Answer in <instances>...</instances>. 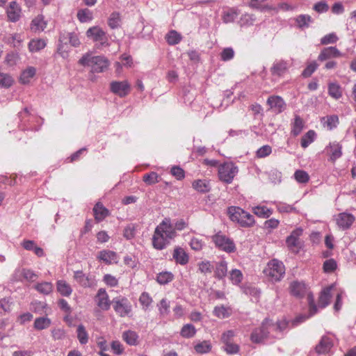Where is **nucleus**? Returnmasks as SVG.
<instances>
[{
    "mask_svg": "<svg viewBox=\"0 0 356 356\" xmlns=\"http://www.w3.org/2000/svg\"><path fill=\"white\" fill-rule=\"evenodd\" d=\"M176 236L170 218H165L155 228L152 236L153 247L159 250H163Z\"/></svg>",
    "mask_w": 356,
    "mask_h": 356,
    "instance_id": "1",
    "label": "nucleus"
},
{
    "mask_svg": "<svg viewBox=\"0 0 356 356\" xmlns=\"http://www.w3.org/2000/svg\"><path fill=\"white\" fill-rule=\"evenodd\" d=\"M79 63L83 67H90L94 73L104 72L109 66L108 60L102 56H92L88 52L79 59Z\"/></svg>",
    "mask_w": 356,
    "mask_h": 356,
    "instance_id": "2",
    "label": "nucleus"
},
{
    "mask_svg": "<svg viewBox=\"0 0 356 356\" xmlns=\"http://www.w3.org/2000/svg\"><path fill=\"white\" fill-rule=\"evenodd\" d=\"M227 214L232 222H237L241 227L249 228L255 225L254 216L239 207H228Z\"/></svg>",
    "mask_w": 356,
    "mask_h": 356,
    "instance_id": "3",
    "label": "nucleus"
},
{
    "mask_svg": "<svg viewBox=\"0 0 356 356\" xmlns=\"http://www.w3.org/2000/svg\"><path fill=\"white\" fill-rule=\"evenodd\" d=\"M68 44L77 47L81 44L78 35L74 32H61L59 35L57 53L64 59L69 56Z\"/></svg>",
    "mask_w": 356,
    "mask_h": 356,
    "instance_id": "4",
    "label": "nucleus"
},
{
    "mask_svg": "<svg viewBox=\"0 0 356 356\" xmlns=\"http://www.w3.org/2000/svg\"><path fill=\"white\" fill-rule=\"evenodd\" d=\"M87 38L97 43V48L106 47L110 45L106 33L99 26L89 28L86 33Z\"/></svg>",
    "mask_w": 356,
    "mask_h": 356,
    "instance_id": "5",
    "label": "nucleus"
},
{
    "mask_svg": "<svg viewBox=\"0 0 356 356\" xmlns=\"http://www.w3.org/2000/svg\"><path fill=\"white\" fill-rule=\"evenodd\" d=\"M264 273L270 278L273 282H278L285 274V268L282 262L277 259L270 261Z\"/></svg>",
    "mask_w": 356,
    "mask_h": 356,
    "instance_id": "6",
    "label": "nucleus"
},
{
    "mask_svg": "<svg viewBox=\"0 0 356 356\" xmlns=\"http://www.w3.org/2000/svg\"><path fill=\"white\" fill-rule=\"evenodd\" d=\"M211 241L217 248L227 253H232L236 250L234 241L221 232L212 236Z\"/></svg>",
    "mask_w": 356,
    "mask_h": 356,
    "instance_id": "7",
    "label": "nucleus"
},
{
    "mask_svg": "<svg viewBox=\"0 0 356 356\" xmlns=\"http://www.w3.org/2000/svg\"><path fill=\"white\" fill-rule=\"evenodd\" d=\"M238 172V167L233 162H225L218 167L219 179L225 184H231Z\"/></svg>",
    "mask_w": 356,
    "mask_h": 356,
    "instance_id": "8",
    "label": "nucleus"
},
{
    "mask_svg": "<svg viewBox=\"0 0 356 356\" xmlns=\"http://www.w3.org/2000/svg\"><path fill=\"white\" fill-rule=\"evenodd\" d=\"M303 233L301 227H298L292 231L291 234L286 237V244L289 249L293 252L298 253L302 248V242L300 237Z\"/></svg>",
    "mask_w": 356,
    "mask_h": 356,
    "instance_id": "9",
    "label": "nucleus"
},
{
    "mask_svg": "<svg viewBox=\"0 0 356 356\" xmlns=\"http://www.w3.org/2000/svg\"><path fill=\"white\" fill-rule=\"evenodd\" d=\"M113 309L120 317L129 316L132 311V306L126 298H115L112 301Z\"/></svg>",
    "mask_w": 356,
    "mask_h": 356,
    "instance_id": "10",
    "label": "nucleus"
},
{
    "mask_svg": "<svg viewBox=\"0 0 356 356\" xmlns=\"http://www.w3.org/2000/svg\"><path fill=\"white\" fill-rule=\"evenodd\" d=\"M269 319L266 318L259 328L255 329L251 334V340L254 343H260L268 335L272 337V332L269 330Z\"/></svg>",
    "mask_w": 356,
    "mask_h": 356,
    "instance_id": "11",
    "label": "nucleus"
},
{
    "mask_svg": "<svg viewBox=\"0 0 356 356\" xmlns=\"http://www.w3.org/2000/svg\"><path fill=\"white\" fill-rule=\"evenodd\" d=\"M291 63L289 60L283 59H276L272 64L270 71L273 76L282 77L289 71Z\"/></svg>",
    "mask_w": 356,
    "mask_h": 356,
    "instance_id": "12",
    "label": "nucleus"
},
{
    "mask_svg": "<svg viewBox=\"0 0 356 356\" xmlns=\"http://www.w3.org/2000/svg\"><path fill=\"white\" fill-rule=\"evenodd\" d=\"M131 85L128 81H114L110 83V90L120 97H126L130 92Z\"/></svg>",
    "mask_w": 356,
    "mask_h": 356,
    "instance_id": "13",
    "label": "nucleus"
},
{
    "mask_svg": "<svg viewBox=\"0 0 356 356\" xmlns=\"http://www.w3.org/2000/svg\"><path fill=\"white\" fill-rule=\"evenodd\" d=\"M74 280L84 288H92L97 284L94 276L86 275L82 270H76L74 273Z\"/></svg>",
    "mask_w": 356,
    "mask_h": 356,
    "instance_id": "14",
    "label": "nucleus"
},
{
    "mask_svg": "<svg viewBox=\"0 0 356 356\" xmlns=\"http://www.w3.org/2000/svg\"><path fill=\"white\" fill-rule=\"evenodd\" d=\"M355 220V217L349 213L343 212L336 216V222L338 227L346 230L349 229Z\"/></svg>",
    "mask_w": 356,
    "mask_h": 356,
    "instance_id": "15",
    "label": "nucleus"
},
{
    "mask_svg": "<svg viewBox=\"0 0 356 356\" xmlns=\"http://www.w3.org/2000/svg\"><path fill=\"white\" fill-rule=\"evenodd\" d=\"M325 151L332 162L336 161L342 156V145L338 142L330 143Z\"/></svg>",
    "mask_w": 356,
    "mask_h": 356,
    "instance_id": "16",
    "label": "nucleus"
},
{
    "mask_svg": "<svg viewBox=\"0 0 356 356\" xmlns=\"http://www.w3.org/2000/svg\"><path fill=\"white\" fill-rule=\"evenodd\" d=\"M95 302L102 310L107 311L110 309L111 302L108 295L104 289L101 288L98 290L95 296Z\"/></svg>",
    "mask_w": 356,
    "mask_h": 356,
    "instance_id": "17",
    "label": "nucleus"
},
{
    "mask_svg": "<svg viewBox=\"0 0 356 356\" xmlns=\"http://www.w3.org/2000/svg\"><path fill=\"white\" fill-rule=\"evenodd\" d=\"M267 104L275 113H280L286 109V105L280 96H270L268 98Z\"/></svg>",
    "mask_w": 356,
    "mask_h": 356,
    "instance_id": "18",
    "label": "nucleus"
},
{
    "mask_svg": "<svg viewBox=\"0 0 356 356\" xmlns=\"http://www.w3.org/2000/svg\"><path fill=\"white\" fill-rule=\"evenodd\" d=\"M341 56V53L336 47H328L321 51L318 56V60L323 62L333 58H339Z\"/></svg>",
    "mask_w": 356,
    "mask_h": 356,
    "instance_id": "19",
    "label": "nucleus"
},
{
    "mask_svg": "<svg viewBox=\"0 0 356 356\" xmlns=\"http://www.w3.org/2000/svg\"><path fill=\"white\" fill-rule=\"evenodd\" d=\"M118 254L115 252L109 250H103L98 252L97 259L105 263L106 264H111L112 263H118Z\"/></svg>",
    "mask_w": 356,
    "mask_h": 356,
    "instance_id": "20",
    "label": "nucleus"
},
{
    "mask_svg": "<svg viewBox=\"0 0 356 356\" xmlns=\"http://www.w3.org/2000/svg\"><path fill=\"white\" fill-rule=\"evenodd\" d=\"M332 346L333 343L332 339L327 336H324L316 345V352L318 355H325L330 351Z\"/></svg>",
    "mask_w": 356,
    "mask_h": 356,
    "instance_id": "21",
    "label": "nucleus"
},
{
    "mask_svg": "<svg viewBox=\"0 0 356 356\" xmlns=\"http://www.w3.org/2000/svg\"><path fill=\"white\" fill-rule=\"evenodd\" d=\"M308 300L309 303V315H300L297 316L293 321L292 324L293 325H297L298 324L302 323L306 319L309 318V317L312 316L317 312V307L316 305L314 302L313 300V296L312 295L308 296Z\"/></svg>",
    "mask_w": 356,
    "mask_h": 356,
    "instance_id": "22",
    "label": "nucleus"
},
{
    "mask_svg": "<svg viewBox=\"0 0 356 356\" xmlns=\"http://www.w3.org/2000/svg\"><path fill=\"white\" fill-rule=\"evenodd\" d=\"M269 330L272 332V337L277 338L282 332L288 326V322L286 320L277 321L276 323L269 320Z\"/></svg>",
    "mask_w": 356,
    "mask_h": 356,
    "instance_id": "23",
    "label": "nucleus"
},
{
    "mask_svg": "<svg viewBox=\"0 0 356 356\" xmlns=\"http://www.w3.org/2000/svg\"><path fill=\"white\" fill-rule=\"evenodd\" d=\"M307 287L304 282L295 281L290 285L291 294L297 298H302L306 293Z\"/></svg>",
    "mask_w": 356,
    "mask_h": 356,
    "instance_id": "24",
    "label": "nucleus"
},
{
    "mask_svg": "<svg viewBox=\"0 0 356 356\" xmlns=\"http://www.w3.org/2000/svg\"><path fill=\"white\" fill-rule=\"evenodd\" d=\"M6 13L9 20L15 22L20 17L21 9L16 2L12 1L8 7Z\"/></svg>",
    "mask_w": 356,
    "mask_h": 356,
    "instance_id": "25",
    "label": "nucleus"
},
{
    "mask_svg": "<svg viewBox=\"0 0 356 356\" xmlns=\"http://www.w3.org/2000/svg\"><path fill=\"white\" fill-rule=\"evenodd\" d=\"M95 219L97 222L102 221L109 215L108 210L101 202H97L93 208Z\"/></svg>",
    "mask_w": 356,
    "mask_h": 356,
    "instance_id": "26",
    "label": "nucleus"
},
{
    "mask_svg": "<svg viewBox=\"0 0 356 356\" xmlns=\"http://www.w3.org/2000/svg\"><path fill=\"white\" fill-rule=\"evenodd\" d=\"M172 257L177 263L181 265H185L188 262L189 257L185 250L180 247L175 248Z\"/></svg>",
    "mask_w": 356,
    "mask_h": 356,
    "instance_id": "27",
    "label": "nucleus"
},
{
    "mask_svg": "<svg viewBox=\"0 0 356 356\" xmlns=\"http://www.w3.org/2000/svg\"><path fill=\"white\" fill-rule=\"evenodd\" d=\"M193 188L197 192L206 193L210 191L211 185L207 179H197L192 183Z\"/></svg>",
    "mask_w": 356,
    "mask_h": 356,
    "instance_id": "28",
    "label": "nucleus"
},
{
    "mask_svg": "<svg viewBox=\"0 0 356 356\" xmlns=\"http://www.w3.org/2000/svg\"><path fill=\"white\" fill-rule=\"evenodd\" d=\"M252 211L254 215L261 218H268L273 213V210L266 206H254L252 208Z\"/></svg>",
    "mask_w": 356,
    "mask_h": 356,
    "instance_id": "29",
    "label": "nucleus"
},
{
    "mask_svg": "<svg viewBox=\"0 0 356 356\" xmlns=\"http://www.w3.org/2000/svg\"><path fill=\"white\" fill-rule=\"evenodd\" d=\"M333 286H330L324 289L319 296L318 305L321 307L324 308L330 304V300L332 296L331 291Z\"/></svg>",
    "mask_w": 356,
    "mask_h": 356,
    "instance_id": "30",
    "label": "nucleus"
},
{
    "mask_svg": "<svg viewBox=\"0 0 356 356\" xmlns=\"http://www.w3.org/2000/svg\"><path fill=\"white\" fill-rule=\"evenodd\" d=\"M46 26L47 22L44 21L42 15H38L32 20L31 24V29L34 32L43 31Z\"/></svg>",
    "mask_w": 356,
    "mask_h": 356,
    "instance_id": "31",
    "label": "nucleus"
},
{
    "mask_svg": "<svg viewBox=\"0 0 356 356\" xmlns=\"http://www.w3.org/2000/svg\"><path fill=\"white\" fill-rule=\"evenodd\" d=\"M56 289L58 292L63 296L68 297L72 293V289L70 285L63 280L57 281Z\"/></svg>",
    "mask_w": 356,
    "mask_h": 356,
    "instance_id": "32",
    "label": "nucleus"
},
{
    "mask_svg": "<svg viewBox=\"0 0 356 356\" xmlns=\"http://www.w3.org/2000/svg\"><path fill=\"white\" fill-rule=\"evenodd\" d=\"M47 45L46 40L41 38L32 39L29 42V50L32 52H38L43 49Z\"/></svg>",
    "mask_w": 356,
    "mask_h": 356,
    "instance_id": "33",
    "label": "nucleus"
},
{
    "mask_svg": "<svg viewBox=\"0 0 356 356\" xmlns=\"http://www.w3.org/2000/svg\"><path fill=\"white\" fill-rule=\"evenodd\" d=\"M36 69L34 67L29 66L22 71L20 76L19 81L23 84H27L30 82L31 79L35 75Z\"/></svg>",
    "mask_w": 356,
    "mask_h": 356,
    "instance_id": "34",
    "label": "nucleus"
},
{
    "mask_svg": "<svg viewBox=\"0 0 356 356\" xmlns=\"http://www.w3.org/2000/svg\"><path fill=\"white\" fill-rule=\"evenodd\" d=\"M227 274V263L225 260H221L216 264L215 269L216 277L221 280L224 278Z\"/></svg>",
    "mask_w": 356,
    "mask_h": 356,
    "instance_id": "35",
    "label": "nucleus"
},
{
    "mask_svg": "<svg viewBox=\"0 0 356 356\" xmlns=\"http://www.w3.org/2000/svg\"><path fill=\"white\" fill-rule=\"evenodd\" d=\"M328 94L334 99H339L342 96V90L339 84L336 82L328 84Z\"/></svg>",
    "mask_w": 356,
    "mask_h": 356,
    "instance_id": "36",
    "label": "nucleus"
},
{
    "mask_svg": "<svg viewBox=\"0 0 356 356\" xmlns=\"http://www.w3.org/2000/svg\"><path fill=\"white\" fill-rule=\"evenodd\" d=\"M123 340L130 346H136L138 344V335L132 330H127L122 334Z\"/></svg>",
    "mask_w": 356,
    "mask_h": 356,
    "instance_id": "37",
    "label": "nucleus"
},
{
    "mask_svg": "<svg viewBox=\"0 0 356 356\" xmlns=\"http://www.w3.org/2000/svg\"><path fill=\"white\" fill-rule=\"evenodd\" d=\"M34 289L41 294L49 295L53 291V284L49 282H42L36 284Z\"/></svg>",
    "mask_w": 356,
    "mask_h": 356,
    "instance_id": "38",
    "label": "nucleus"
},
{
    "mask_svg": "<svg viewBox=\"0 0 356 356\" xmlns=\"http://www.w3.org/2000/svg\"><path fill=\"white\" fill-rule=\"evenodd\" d=\"M197 332V330L193 324L187 323L183 325L180 330V335L186 339L193 337Z\"/></svg>",
    "mask_w": 356,
    "mask_h": 356,
    "instance_id": "39",
    "label": "nucleus"
},
{
    "mask_svg": "<svg viewBox=\"0 0 356 356\" xmlns=\"http://www.w3.org/2000/svg\"><path fill=\"white\" fill-rule=\"evenodd\" d=\"M231 309L229 307H226L224 305L216 306L213 309V315L219 318H228L231 314Z\"/></svg>",
    "mask_w": 356,
    "mask_h": 356,
    "instance_id": "40",
    "label": "nucleus"
},
{
    "mask_svg": "<svg viewBox=\"0 0 356 356\" xmlns=\"http://www.w3.org/2000/svg\"><path fill=\"white\" fill-rule=\"evenodd\" d=\"M51 324V321L47 317L36 318L34 322V328L38 330H42L48 328Z\"/></svg>",
    "mask_w": 356,
    "mask_h": 356,
    "instance_id": "41",
    "label": "nucleus"
},
{
    "mask_svg": "<svg viewBox=\"0 0 356 356\" xmlns=\"http://www.w3.org/2000/svg\"><path fill=\"white\" fill-rule=\"evenodd\" d=\"M303 129V121L299 115H296L291 123V134L294 136L299 135Z\"/></svg>",
    "mask_w": 356,
    "mask_h": 356,
    "instance_id": "42",
    "label": "nucleus"
},
{
    "mask_svg": "<svg viewBox=\"0 0 356 356\" xmlns=\"http://www.w3.org/2000/svg\"><path fill=\"white\" fill-rule=\"evenodd\" d=\"M77 339L81 345H85L88 342V334L83 325L80 324L76 329Z\"/></svg>",
    "mask_w": 356,
    "mask_h": 356,
    "instance_id": "43",
    "label": "nucleus"
},
{
    "mask_svg": "<svg viewBox=\"0 0 356 356\" xmlns=\"http://www.w3.org/2000/svg\"><path fill=\"white\" fill-rule=\"evenodd\" d=\"M194 349L197 353L205 354L211 351V344L209 341L204 340L197 343L194 346Z\"/></svg>",
    "mask_w": 356,
    "mask_h": 356,
    "instance_id": "44",
    "label": "nucleus"
},
{
    "mask_svg": "<svg viewBox=\"0 0 356 356\" xmlns=\"http://www.w3.org/2000/svg\"><path fill=\"white\" fill-rule=\"evenodd\" d=\"M174 275L168 271L159 273L156 276V281L159 284L164 285L172 281Z\"/></svg>",
    "mask_w": 356,
    "mask_h": 356,
    "instance_id": "45",
    "label": "nucleus"
},
{
    "mask_svg": "<svg viewBox=\"0 0 356 356\" xmlns=\"http://www.w3.org/2000/svg\"><path fill=\"white\" fill-rule=\"evenodd\" d=\"M316 138V133L313 130L308 131L301 138L300 145L303 148L307 147Z\"/></svg>",
    "mask_w": 356,
    "mask_h": 356,
    "instance_id": "46",
    "label": "nucleus"
},
{
    "mask_svg": "<svg viewBox=\"0 0 356 356\" xmlns=\"http://www.w3.org/2000/svg\"><path fill=\"white\" fill-rule=\"evenodd\" d=\"M159 314L162 317H165L170 313V301L166 298H163L157 305Z\"/></svg>",
    "mask_w": 356,
    "mask_h": 356,
    "instance_id": "47",
    "label": "nucleus"
},
{
    "mask_svg": "<svg viewBox=\"0 0 356 356\" xmlns=\"http://www.w3.org/2000/svg\"><path fill=\"white\" fill-rule=\"evenodd\" d=\"M167 42L170 45H175L178 44L181 40V35L176 31H170L166 35Z\"/></svg>",
    "mask_w": 356,
    "mask_h": 356,
    "instance_id": "48",
    "label": "nucleus"
},
{
    "mask_svg": "<svg viewBox=\"0 0 356 356\" xmlns=\"http://www.w3.org/2000/svg\"><path fill=\"white\" fill-rule=\"evenodd\" d=\"M77 18L82 23L90 22L93 18L92 13L86 8L81 9L77 13Z\"/></svg>",
    "mask_w": 356,
    "mask_h": 356,
    "instance_id": "49",
    "label": "nucleus"
},
{
    "mask_svg": "<svg viewBox=\"0 0 356 356\" xmlns=\"http://www.w3.org/2000/svg\"><path fill=\"white\" fill-rule=\"evenodd\" d=\"M121 18L118 13H111L108 17V24L111 29H115L120 26Z\"/></svg>",
    "mask_w": 356,
    "mask_h": 356,
    "instance_id": "50",
    "label": "nucleus"
},
{
    "mask_svg": "<svg viewBox=\"0 0 356 356\" xmlns=\"http://www.w3.org/2000/svg\"><path fill=\"white\" fill-rule=\"evenodd\" d=\"M243 278L242 272L238 269H232L229 272V279L233 284H239Z\"/></svg>",
    "mask_w": 356,
    "mask_h": 356,
    "instance_id": "51",
    "label": "nucleus"
},
{
    "mask_svg": "<svg viewBox=\"0 0 356 356\" xmlns=\"http://www.w3.org/2000/svg\"><path fill=\"white\" fill-rule=\"evenodd\" d=\"M312 21V18L309 15H300L298 16L296 19V22L300 28L308 27Z\"/></svg>",
    "mask_w": 356,
    "mask_h": 356,
    "instance_id": "52",
    "label": "nucleus"
},
{
    "mask_svg": "<svg viewBox=\"0 0 356 356\" xmlns=\"http://www.w3.org/2000/svg\"><path fill=\"white\" fill-rule=\"evenodd\" d=\"M13 82V79L10 75L6 73H0V88H8Z\"/></svg>",
    "mask_w": 356,
    "mask_h": 356,
    "instance_id": "53",
    "label": "nucleus"
},
{
    "mask_svg": "<svg viewBox=\"0 0 356 356\" xmlns=\"http://www.w3.org/2000/svg\"><path fill=\"white\" fill-rule=\"evenodd\" d=\"M139 302L140 305L143 306V309L147 310L152 305L153 300L148 293L143 292L141 293L139 298Z\"/></svg>",
    "mask_w": 356,
    "mask_h": 356,
    "instance_id": "54",
    "label": "nucleus"
},
{
    "mask_svg": "<svg viewBox=\"0 0 356 356\" xmlns=\"http://www.w3.org/2000/svg\"><path fill=\"white\" fill-rule=\"evenodd\" d=\"M280 220L272 218L264 222L263 228L265 230H267L268 232H271L273 229H275L278 227L280 225Z\"/></svg>",
    "mask_w": 356,
    "mask_h": 356,
    "instance_id": "55",
    "label": "nucleus"
},
{
    "mask_svg": "<svg viewBox=\"0 0 356 356\" xmlns=\"http://www.w3.org/2000/svg\"><path fill=\"white\" fill-rule=\"evenodd\" d=\"M273 203L280 213H291L296 211V208L292 205L281 202H274Z\"/></svg>",
    "mask_w": 356,
    "mask_h": 356,
    "instance_id": "56",
    "label": "nucleus"
},
{
    "mask_svg": "<svg viewBox=\"0 0 356 356\" xmlns=\"http://www.w3.org/2000/svg\"><path fill=\"white\" fill-rule=\"evenodd\" d=\"M238 16V13L234 8H229L224 12L222 19L225 23H230L234 22Z\"/></svg>",
    "mask_w": 356,
    "mask_h": 356,
    "instance_id": "57",
    "label": "nucleus"
},
{
    "mask_svg": "<svg viewBox=\"0 0 356 356\" xmlns=\"http://www.w3.org/2000/svg\"><path fill=\"white\" fill-rule=\"evenodd\" d=\"M339 40V38L335 33H330L324 35L321 39V44L322 45H327L330 44H334Z\"/></svg>",
    "mask_w": 356,
    "mask_h": 356,
    "instance_id": "58",
    "label": "nucleus"
},
{
    "mask_svg": "<svg viewBox=\"0 0 356 356\" xmlns=\"http://www.w3.org/2000/svg\"><path fill=\"white\" fill-rule=\"evenodd\" d=\"M318 65L314 60L309 63L302 72V76L305 78L309 77L318 68Z\"/></svg>",
    "mask_w": 356,
    "mask_h": 356,
    "instance_id": "59",
    "label": "nucleus"
},
{
    "mask_svg": "<svg viewBox=\"0 0 356 356\" xmlns=\"http://www.w3.org/2000/svg\"><path fill=\"white\" fill-rule=\"evenodd\" d=\"M143 181L149 185H152L159 182V175L155 172H151L150 173L145 174L143 176Z\"/></svg>",
    "mask_w": 356,
    "mask_h": 356,
    "instance_id": "60",
    "label": "nucleus"
},
{
    "mask_svg": "<svg viewBox=\"0 0 356 356\" xmlns=\"http://www.w3.org/2000/svg\"><path fill=\"white\" fill-rule=\"evenodd\" d=\"M272 152V147L268 145H263L256 152V156L258 158H264L270 155Z\"/></svg>",
    "mask_w": 356,
    "mask_h": 356,
    "instance_id": "61",
    "label": "nucleus"
},
{
    "mask_svg": "<svg viewBox=\"0 0 356 356\" xmlns=\"http://www.w3.org/2000/svg\"><path fill=\"white\" fill-rule=\"evenodd\" d=\"M313 9L318 13H325L328 11L329 6L325 1H321L314 5Z\"/></svg>",
    "mask_w": 356,
    "mask_h": 356,
    "instance_id": "62",
    "label": "nucleus"
},
{
    "mask_svg": "<svg viewBox=\"0 0 356 356\" xmlns=\"http://www.w3.org/2000/svg\"><path fill=\"white\" fill-rule=\"evenodd\" d=\"M296 180L299 183H306L309 181V175L304 170H296L294 173Z\"/></svg>",
    "mask_w": 356,
    "mask_h": 356,
    "instance_id": "63",
    "label": "nucleus"
},
{
    "mask_svg": "<svg viewBox=\"0 0 356 356\" xmlns=\"http://www.w3.org/2000/svg\"><path fill=\"white\" fill-rule=\"evenodd\" d=\"M337 264L333 259H327L323 263V270L325 273H332L337 268Z\"/></svg>",
    "mask_w": 356,
    "mask_h": 356,
    "instance_id": "64",
    "label": "nucleus"
}]
</instances>
